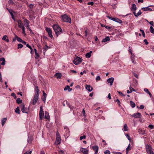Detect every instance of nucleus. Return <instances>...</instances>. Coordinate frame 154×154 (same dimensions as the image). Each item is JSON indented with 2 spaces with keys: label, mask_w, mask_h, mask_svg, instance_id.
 Wrapping results in <instances>:
<instances>
[{
  "label": "nucleus",
  "mask_w": 154,
  "mask_h": 154,
  "mask_svg": "<svg viewBox=\"0 0 154 154\" xmlns=\"http://www.w3.org/2000/svg\"><path fill=\"white\" fill-rule=\"evenodd\" d=\"M53 28L57 36L62 32L61 29L57 25L55 24L53 25Z\"/></svg>",
  "instance_id": "1"
},
{
  "label": "nucleus",
  "mask_w": 154,
  "mask_h": 154,
  "mask_svg": "<svg viewBox=\"0 0 154 154\" xmlns=\"http://www.w3.org/2000/svg\"><path fill=\"white\" fill-rule=\"evenodd\" d=\"M62 20L64 22L70 23L71 22V19L68 16L64 14L61 16Z\"/></svg>",
  "instance_id": "2"
},
{
  "label": "nucleus",
  "mask_w": 154,
  "mask_h": 154,
  "mask_svg": "<svg viewBox=\"0 0 154 154\" xmlns=\"http://www.w3.org/2000/svg\"><path fill=\"white\" fill-rule=\"evenodd\" d=\"M82 61V59L77 57H76L73 61V63L75 65H78Z\"/></svg>",
  "instance_id": "3"
},
{
  "label": "nucleus",
  "mask_w": 154,
  "mask_h": 154,
  "mask_svg": "<svg viewBox=\"0 0 154 154\" xmlns=\"http://www.w3.org/2000/svg\"><path fill=\"white\" fill-rule=\"evenodd\" d=\"M61 143V137L59 133H56V138L55 143L57 144H59Z\"/></svg>",
  "instance_id": "4"
},
{
  "label": "nucleus",
  "mask_w": 154,
  "mask_h": 154,
  "mask_svg": "<svg viewBox=\"0 0 154 154\" xmlns=\"http://www.w3.org/2000/svg\"><path fill=\"white\" fill-rule=\"evenodd\" d=\"M107 17L109 19L112 20L113 21L116 22L118 23H122V21L120 19L117 18H112L109 16H107Z\"/></svg>",
  "instance_id": "5"
},
{
  "label": "nucleus",
  "mask_w": 154,
  "mask_h": 154,
  "mask_svg": "<svg viewBox=\"0 0 154 154\" xmlns=\"http://www.w3.org/2000/svg\"><path fill=\"white\" fill-rule=\"evenodd\" d=\"M39 118L40 119H42L44 117V111L42 106H40V110L39 113Z\"/></svg>",
  "instance_id": "6"
},
{
  "label": "nucleus",
  "mask_w": 154,
  "mask_h": 154,
  "mask_svg": "<svg viewBox=\"0 0 154 154\" xmlns=\"http://www.w3.org/2000/svg\"><path fill=\"white\" fill-rule=\"evenodd\" d=\"M23 22L24 25L26 27L27 29L30 30L31 29L29 28V21L27 19H25L23 20Z\"/></svg>",
  "instance_id": "7"
},
{
  "label": "nucleus",
  "mask_w": 154,
  "mask_h": 154,
  "mask_svg": "<svg viewBox=\"0 0 154 154\" xmlns=\"http://www.w3.org/2000/svg\"><path fill=\"white\" fill-rule=\"evenodd\" d=\"M38 95H35L32 101H31V103L33 105H34L36 103L38 98Z\"/></svg>",
  "instance_id": "8"
},
{
  "label": "nucleus",
  "mask_w": 154,
  "mask_h": 154,
  "mask_svg": "<svg viewBox=\"0 0 154 154\" xmlns=\"http://www.w3.org/2000/svg\"><path fill=\"white\" fill-rule=\"evenodd\" d=\"M45 30L48 33L49 36L51 38L53 37V35L51 29L49 28H46Z\"/></svg>",
  "instance_id": "9"
},
{
  "label": "nucleus",
  "mask_w": 154,
  "mask_h": 154,
  "mask_svg": "<svg viewBox=\"0 0 154 154\" xmlns=\"http://www.w3.org/2000/svg\"><path fill=\"white\" fill-rule=\"evenodd\" d=\"M80 151L83 153V154H88V150L86 148L81 147L80 148Z\"/></svg>",
  "instance_id": "10"
},
{
  "label": "nucleus",
  "mask_w": 154,
  "mask_h": 154,
  "mask_svg": "<svg viewBox=\"0 0 154 154\" xmlns=\"http://www.w3.org/2000/svg\"><path fill=\"white\" fill-rule=\"evenodd\" d=\"M131 116H133L135 118H139L141 117V115L140 113L138 112L134 113L133 115H130Z\"/></svg>",
  "instance_id": "11"
},
{
  "label": "nucleus",
  "mask_w": 154,
  "mask_h": 154,
  "mask_svg": "<svg viewBox=\"0 0 154 154\" xmlns=\"http://www.w3.org/2000/svg\"><path fill=\"white\" fill-rule=\"evenodd\" d=\"M130 58L132 63L134 64H136V62L135 61V56L134 54H132V55L130 56Z\"/></svg>",
  "instance_id": "12"
},
{
  "label": "nucleus",
  "mask_w": 154,
  "mask_h": 154,
  "mask_svg": "<svg viewBox=\"0 0 154 154\" xmlns=\"http://www.w3.org/2000/svg\"><path fill=\"white\" fill-rule=\"evenodd\" d=\"M92 149L94 151V154H97L98 151V146L95 145L92 147Z\"/></svg>",
  "instance_id": "13"
},
{
  "label": "nucleus",
  "mask_w": 154,
  "mask_h": 154,
  "mask_svg": "<svg viewBox=\"0 0 154 154\" xmlns=\"http://www.w3.org/2000/svg\"><path fill=\"white\" fill-rule=\"evenodd\" d=\"M146 151L148 154L153 151L151 147L149 145L146 146Z\"/></svg>",
  "instance_id": "14"
},
{
  "label": "nucleus",
  "mask_w": 154,
  "mask_h": 154,
  "mask_svg": "<svg viewBox=\"0 0 154 154\" xmlns=\"http://www.w3.org/2000/svg\"><path fill=\"white\" fill-rule=\"evenodd\" d=\"M114 78L113 77H111L110 78L108 79H107V81L108 83H110V85L111 86L112 84V83L114 82Z\"/></svg>",
  "instance_id": "15"
},
{
  "label": "nucleus",
  "mask_w": 154,
  "mask_h": 154,
  "mask_svg": "<svg viewBox=\"0 0 154 154\" xmlns=\"http://www.w3.org/2000/svg\"><path fill=\"white\" fill-rule=\"evenodd\" d=\"M85 88L89 92H91L93 90V88L91 87L90 85H85Z\"/></svg>",
  "instance_id": "16"
},
{
  "label": "nucleus",
  "mask_w": 154,
  "mask_h": 154,
  "mask_svg": "<svg viewBox=\"0 0 154 154\" xmlns=\"http://www.w3.org/2000/svg\"><path fill=\"white\" fill-rule=\"evenodd\" d=\"M43 96L42 98V99L43 101L45 103L46 100L47 94H46V93L44 91H43Z\"/></svg>",
  "instance_id": "17"
},
{
  "label": "nucleus",
  "mask_w": 154,
  "mask_h": 154,
  "mask_svg": "<svg viewBox=\"0 0 154 154\" xmlns=\"http://www.w3.org/2000/svg\"><path fill=\"white\" fill-rule=\"evenodd\" d=\"M64 129H66V132H65V134L66 135V136L68 137L69 135V131L68 128L66 127H65L64 128Z\"/></svg>",
  "instance_id": "18"
},
{
  "label": "nucleus",
  "mask_w": 154,
  "mask_h": 154,
  "mask_svg": "<svg viewBox=\"0 0 154 154\" xmlns=\"http://www.w3.org/2000/svg\"><path fill=\"white\" fill-rule=\"evenodd\" d=\"M138 132L141 135H143L146 134L145 131L143 129H139L138 130Z\"/></svg>",
  "instance_id": "19"
},
{
  "label": "nucleus",
  "mask_w": 154,
  "mask_h": 154,
  "mask_svg": "<svg viewBox=\"0 0 154 154\" xmlns=\"http://www.w3.org/2000/svg\"><path fill=\"white\" fill-rule=\"evenodd\" d=\"M61 76L62 74L60 73H56L54 75V76L57 79H60Z\"/></svg>",
  "instance_id": "20"
},
{
  "label": "nucleus",
  "mask_w": 154,
  "mask_h": 154,
  "mask_svg": "<svg viewBox=\"0 0 154 154\" xmlns=\"http://www.w3.org/2000/svg\"><path fill=\"white\" fill-rule=\"evenodd\" d=\"M17 22L18 23V26L19 28H20L23 26L21 21L20 20H17Z\"/></svg>",
  "instance_id": "21"
},
{
  "label": "nucleus",
  "mask_w": 154,
  "mask_h": 154,
  "mask_svg": "<svg viewBox=\"0 0 154 154\" xmlns=\"http://www.w3.org/2000/svg\"><path fill=\"white\" fill-rule=\"evenodd\" d=\"M141 13H142L140 10L138 11V12L137 14L136 13L135 11L133 12V14L136 17H137L138 16L140 15L141 14Z\"/></svg>",
  "instance_id": "22"
},
{
  "label": "nucleus",
  "mask_w": 154,
  "mask_h": 154,
  "mask_svg": "<svg viewBox=\"0 0 154 154\" xmlns=\"http://www.w3.org/2000/svg\"><path fill=\"white\" fill-rule=\"evenodd\" d=\"M142 9L144 11H151L152 10L151 8L148 7L143 8H142Z\"/></svg>",
  "instance_id": "23"
},
{
  "label": "nucleus",
  "mask_w": 154,
  "mask_h": 154,
  "mask_svg": "<svg viewBox=\"0 0 154 154\" xmlns=\"http://www.w3.org/2000/svg\"><path fill=\"white\" fill-rule=\"evenodd\" d=\"M137 9L136 5L134 4H132V7L131 8V10L134 12Z\"/></svg>",
  "instance_id": "24"
},
{
  "label": "nucleus",
  "mask_w": 154,
  "mask_h": 154,
  "mask_svg": "<svg viewBox=\"0 0 154 154\" xmlns=\"http://www.w3.org/2000/svg\"><path fill=\"white\" fill-rule=\"evenodd\" d=\"M2 39L3 40L7 42H8L9 41V40L8 38V37L6 35H4L2 38Z\"/></svg>",
  "instance_id": "25"
},
{
  "label": "nucleus",
  "mask_w": 154,
  "mask_h": 154,
  "mask_svg": "<svg viewBox=\"0 0 154 154\" xmlns=\"http://www.w3.org/2000/svg\"><path fill=\"white\" fill-rule=\"evenodd\" d=\"M6 120H7L6 118H4L2 119V126H3L5 124V122L6 121Z\"/></svg>",
  "instance_id": "26"
},
{
  "label": "nucleus",
  "mask_w": 154,
  "mask_h": 154,
  "mask_svg": "<svg viewBox=\"0 0 154 154\" xmlns=\"http://www.w3.org/2000/svg\"><path fill=\"white\" fill-rule=\"evenodd\" d=\"M128 130V128L126 124L124 125L123 130L125 131H127Z\"/></svg>",
  "instance_id": "27"
},
{
  "label": "nucleus",
  "mask_w": 154,
  "mask_h": 154,
  "mask_svg": "<svg viewBox=\"0 0 154 154\" xmlns=\"http://www.w3.org/2000/svg\"><path fill=\"white\" fill-rule=\"evenodd\" d=\"M45 118L47 119H48L50 118V116L48 113L46 112H45Z\"/></svg>",
  "instance_id": "28"
},
{
  "label": "nucleus",
  "mask_w": 154,
  "mask_h": 154,
  "mask_svg": "<svg viewBox=\"0 0 154 154\" xmlns=\"http://www.w3.org/2000/svg\"><path fill=\"white\" fill-rule=\"evenodd\" d=\"M20 108L21 109V110L22 112H23L24 110L23 109L25 107V105L24 103H22L20 106Z\"/></svg>",
  "instance_id": "29"
},
{
  "label": "nucleus",
  "mask_w": 154,
  "mask_h": 154,
  "mask_svg": "<svg viewBox=\"0 0 154 154\" xmlns=\"http://www.w3.org/2000/svg\"><path fill=\"white\" fill-rule=\"evenodd\" d=\"M38 88L37 86H35V95H38L39 96L38 94Z\"/></svg>",
  "instance_id": "30"
},
{
  "label": "nucleus",
  "mask_w": 154,
  "mask_h": 154,
  "mask_svg": "<svg viewBox=\"0 0 154 154\" xmlns=\"http://www.w3.org/2000/svg\"><path fill=\"white\" fill-rule=\"evenodd\" d=\"M109 40L110 38L108 36L106 37L105 38H104L102 40V42H106L108 41H109Z\"/></svg>",
  "instance_id": "31"
},
{
  "label": "nucleus",
  "mask_w": 154,
  "mask_h": 154,
  "mask_svg": "<svg viewBox=\"0 0 154 154\" xmlns=\"http://www.w3.org/2000/svg\"><path fill=\"white\" fill-rule=\"evenodd\" d=\"M130 105H131V106L132 108H134L135 106V103L134 102H133V101H130Z\"/></svg>",
  "instance_id": "32"
},
{
  "label": "nucleus",
  "mask_w": 154,
  "mask_h": 154,
  "mask_svg": "<svg viewBox=\"0 0 154 154\" xmlns=\"http://www.w3.org/2000/svg\"><path fill=\"white\" fill-rule=\"evenodd\" d=\"M15 112L16 113H17L18 114H20V111L19 110V107H17L16 109L15 110Z\"/></svg>",
  "instance_id": "33"
},
{
  "label": "nucleus",
  "mask_w": 154,
  "mask_h": 154,
  "mask_svg": "<svg viewBox=\"0 0 154 154\" xmlns=\"http://www.w3.org/2000/svg\"><path fill=\"white\" fill-rule=\"evenodd\" d=\"M49 48V47L47 45H46L45 47L43 49V51L44 52V54H45L46 50H48Z\"/></svg>",
  "instance_id": "34"
},
{
  "label": "nucleus",
  "mask_w": 154,
  "mask_h": 154,
  "mask_svg": "<svg viewBox=\"0 0 154 154\" xmlns=\"http://www.w3.org/2000/svg\"><path fill=\"white\" fill-rule=\"evenodd\" d=\"M150 32L153 34H154V29L152 26H151L150 28Z\"/></svg>",
  "instance_id": "35"
},
{
  "label": "nucleus",
  "mask_w": 154,
  "mask_h": 154,
  "mask_svg": "<svg viewBox=\"0 0 154 154\" xmlns=\"http://www.w3.org/2000/svg\"><path fill=\"white\" fill-rule=\"evenodd\" d=\"M17 102L18 104L22 102V100L20 98H17Z\"/></svg>",
  "instance_id": "36"
},
{
  "label": "nucleus",
  "mask_w": 154,
  "mask_h": 154,
  "mask_svg": "<svg viewBox=\"0 0 154 154\" xmlns=\"http://www.w3.org/2000/svg\"><path fill=\"white\" fill-rule=\"evenodd\" d=\"M16 38L18 41L20 42H22L23 40L20 38L18 37L17 36H16Z\"/></svg>",
  "instance_id": "37"
},
{
  "label": "nucleus",
  "mask_w": 154,
  "mask_h": 154,
  "mask_svg": "<svg viewBox=\"0 0 154 154\" xmlns=\"http://www.w3.org/2000/svg\"><path fill=\"white\" fill-rule=\"evenodd\" d=\"M91 56V54L88 52L86 54V57L87 58H90Z\"/></svg>",
  "instance_id": "38"
},
{
  "label": "nucleus",
  "mask_w": 154,
  "mask_h": 154,
  "mask_svg": "<svg viewBox=\"0 0 154 154\" xmlns=\"http://www.w3.org/2000/svg\"><path fill=\"white\" fill-rule=\"evenodd\" d=\"M7 9L8 10V11H9V13H10L11 16L13 18H13H14V15H13V13H12V11H10V10L9 9H8V8H7Z\"/></svg>",
  "instance_id": "39"
},
{
  "label": "nucleus",
  "mask_w": 154,
  "mask_h": 154,
  "mask_svg": "<svg viewBox=\"0 0 154 154\" xmlns=\"http://www.w3.org/2000/svg\"><path fill=\"white\" fill-rule=\"evenodd\" d=\"M86 138V136L85 135H83L82 136H81L80 137V139L81 140H82L84 139H85Z\"/></svg>",
  "instance_id": "40"
},
{
  "label": "nucleus",
  "mask_w": 154,
  "mask_h": 154,
  "mask_svg": "<svg viewBox=\"0 0 154 154\" xmlns=\"http://www.w3.org/2000/svg\"><path fill=\"white\" fill-rule=\"evenodd\" d=\"M23 47V45L21 44H19L18 45V49L22 48Z\"/></svg>",
  "instance_id": "41"
},
{
  "label": "nucleus",
  "mask_w": 154,
  "mask_h": 154,
  "mask_svg": "<svg viewBox=\"0 0 154 154\" xmlns=\"http://www.w3.org/2000/svg\"><path fill=\"white\" fill-rule=\"evenodd\" d=\"M115 101L116 102H117L118 105H119V106H120V104H121V103H120V101L118 99H117V100H116Z\"/></svg>",
  "instance_id": "42"
},
{
  "label": "nucleus",
  "mask_w": 154,
  "mask_h": 154,
  "mask_svg": "<svg viewBox=\"0 0 154 154\" xmlns=\"http://www.w3.org/2000/svg\"><path fill=\"white\" fill-rule=\"evenodd\" d=\"M148 127L149 128H150L151 129H153L154 128V126L153 125H149L148 126Z\"/></svg>",
  "instance_id": "43"
},
{
  "label": "nucleus",
  "mask_w": 154,
  "mask_h": 154,
  "mask_svg": "<svg viewBox=\"0 0 154 154\" xmlns=\"http://www.w3.org/2000/svg\"><path fill=\"white\" fill-rule=\"evenodd\" d=\"M125 136L129 140V141L130 142L131 141V138L129 136L128 134H125Z\"/></svg>",
  "instance_id": "44"
},
{
  "label": "nucleus",
  "mask_w": 154,
  "mask_h": 154,
  "mask_svg": "<svg viewBox=\"0 0 154 154\" xmlns=\"http://www.w3.org/2000/svg\"><path fill=\"white\" fill-rule=\"evenodd\" d=\"M104 153L105 154H110V151L108 150H106Z\"/></svg>",
  "instance_id": "45"
},
{
  "label": "nucleus",
  "mask_w": 154,
  "mask_h": 154,
  "mask_svg": "<svg viewBox=\"0 0 154 154\" xmlns=\"http://www.w3.org/2000/svg\"><path fill=\"white\" fill-rule=\"evenodd\" d=\"M69 86L68 85L66 86L64 88V91H66L67 90H68L69 88Z\"/></svg>",
  "instance_id": "46"
},
{
  "label": "nucleus",
  "mask_w": 154,
  "mask_h": 154,
  "mask_svg": "<svg viewBox=\"0 0 154 154\" xmlns=\"http://www.w3.org/2000/svg\"><path fill=\"white\" fill-rule=\"evenodd\" d=\"M130 144H129L128 147L126 149V150H128L129 151V150H130L131 148L130 147Z\"/></svg>",
  "instance_id": "47"
},
{
  "label": "nucleus",
  "mask_w": 154,
  "mask_h": 154,
  "mask_svg": "<svg viewBox=\"0 0 154 154\" xmlns=\"http://www.w3.org/2000/svg\"><path fill=\"white\" fill-rule=\"evenodd\" d=\"M144 91L145 92H146L148 94V93H149L150 92L147 89V88H144Z\"/></svg>",
  "instance_id": "48"
},
{
  "label": "nucleus",
  "mask_w": 154,
  "mask_h": 154,
  "mask_svg": "<svg viewBox=\"0 0 154 154\" xmlns=\"http://www.w3.org/2000/svg\"><path fill=\"white\" fill-rule=\"evenodd\" d=\"M8 3L9 4H13L14 3L12 0H9L8 1Z\"/></svg>",
  "instance_id": "49"
},
{
  "label": "nucleus",
  "mask_w": 154,
  "mask_h": 154,
  "mask_svg": "<svg viewBox=\"0 0 154 154\" xmlns=\"http://www.w3.org/2000/svg\"><path fill=\"white\" fill-rule=\"evenodd\" d=\"M129 89L130 91V92H132L133 91H135V90L134 89H133V88H132L131 87H130Z\"/></svg>",
  "instance_id": "50"
},
{
  "label": "nucleus",
  "mask_w": 154,
  "mask_h": 154,
  "mask_svg": "<svg viewBox=\"0 0 154 154\" xmlns=\"http://www.w3.org/2000/svg\"><path fill=\"white\" fill-rule=\"evenodd\" d=\"M146 21L148 22L150 25H151L152 26H153V21H151L150 22H149L147 20H146Z\"/></svg>",
  "instance_id": "51"
},
{
  "label": "nucleus",
  "mask_w": 154,
  "mask_h": 154,
  "mask_svg": "<svg viewBox=\"0 0 154 154\" xmlns=\"http://www.w3.org/2000/svg\"><path fill=\"white\" fill-rule=\"evenodd\" d=\"M23 110H24V112H22L23 113H28V112L27 111V109H25V107L23 109Z\"/></svg>",
  "instance_id": "52"
},
{
  "label": "nucleus",
  "mask_w": 154,
  "mask_h": 154,
  "mask_svg": "<svg viewBox=\"0 0 154 154\" xmlns=\"http://www.w3.org/2000/svg\"><path fill=\"white\" fill-rule=\"evenodd\" d=\"M32 152V151H28L26 152L24 154H31Z\"/></svg>",
  "instance_id": "53"
},
{
  "label": "nucleus",
  "mask_w": 154,
  "mask_h": 154,
  "mask_svg": "<svg viewBox=\"0 0 154 154\" xmlns=\"http://www.w3.org/2000/svg\"><path fill=\"white\" fill-rule=\"evenodd\" d=\"M100 76H97L96 79V81H99L100 80Z\"/></svg>",
  "instance_id": "54"
},
{
  "label": "nucleus",
  "mask_w": 154,
  "mask_h": 154,
  "mask_svg": "<svg viewBox=\"0 0 154 154\" xmlns=\"http://www.w3.org/2000/svg\"><path fill=\"white\" fill-rule=\"evenodd\" d=\"M88 5H93L94 4V2H89L88 3Z\"/></svg>",
  "instance_id": "55"
},
{
  "label": "nucleus",
  "mask_w": 154,
  "mask_h": 154,
  "mask_svg": "<svg viewBox=\"0 0 154 154\" xmlns=\"http://www.w3.org/2000/svg\"><path fill=\"white\" fill-rule=\"evenodd\" d=\"M39 57V54L38 53H35V58L37 59Z\"/></svg>",
  "instance_id": "56"
},
{
  "label": "nucleus",
  "mask_w": 154,
  "mask_h": 154,
  "mask_svg": "<svg viewBox=\"0 0 154 154\" xmlns=\"http://www.w3.org/2000/svg\"><path fill=\"white\" fill-rule=\"evenodd\" d=\"M145 43L146 45H147L148 44V42L147 41V40L146 39H145L143 41Z\"/></svg>",
  "instance_id": "57"
},
{
  "label": "nucleus",
  "mask_w": 154,
  "mask_h": 154,
  "mask_svg": "<svg viewBox=\"0 0 154 154\" xmlns=\"http://www.w3.org/2000/svg\"><path fill=\"white\" fill-rule=\"evenodd\" d=\"M11 95L13 97H14L15 98H16L15 94V93H12L11 94Z\"/></svg>",
  "instance_id": "58"
},
{
  "label": "nucleus",
  "mask_w": 154,
  "mask_h": 154,
  "mask_svg": "<svg viewBox=\"0 0 154 154\" xmlns=\"http://www.w3.org/2000/svg\"><path fill=\"white\" fill-rule=\"evenodd\" d=\"M117 92H118V93H119V94H120V95H121L122 96H125V95H124L122 93V92H121L119 91H117Z\"/></svg>",
  "instance_id": "59"
},
{
  "label": "nucleus",
  "mask_w": 154,
  "mask_h": 154,
  "mask_svg": "<svg viewBox=\"0 0 154 154\" xmlns=\"http://www.w3.org/2000/svg\"><path fill=\"white\" fill-rule=\"evenodd\" d=\"M28 6L29 8H33V5L32 4H30Z\"/></svg>",
  "instance_id": "60"
},
{
  "label": "nucleus",
  "mask_w": 154,
  "mask_h": 154,
  "mask_svg": "<svg viewBox=\"0 0 154 154\" xmlns=\"http://www.w3.org/2000/svg\"><path fill=\"white\" fill-rule=\"evenodd\" d=\"M144 106L143 105H141L140 106V108L141 109H143L144 108Z\"/></svg>",
  "instance_id": "61"
},
{
  "label": "nucleus",
  "mask_w": 154,
  "mask_h": 154,
  "mask_svg": "<svg viewBox=\"0 0 154 154\" xmlns=\"http://www.w3.org/2000/svg\"><path fill=\"white\" fill-rule=\"evenodd\" d=\"M0 61H5V60L4 58L2 57L0 59Z\"/></svg>",
  "instance_id": "62"
},
{
  "label": "nucleus",
  "mask_w": 154,
  "mask_h": 154,
  "mask_svg": "<svg viewBox=\"0 0 154 154\" xmlns=\"http://www.w3.org/2000/svg\"><path fill=\"white\" fill-rule=\"evenodd\" d=\"M86 71L85 70L83 72H80V74L82 75H83L84 73H86Z\"/></svg>",
  "instance_id": "63"
},
{
  "label": "nucleus",
  "mask_w": 154,
  "mask_h": 154,
  "mask_svg": "<svg viewBox=\"0 0 154 154\" xmlns=\"http://www.w3.org/2000/svg\"><path fill=\"white\" fill-rule=\"evenodd\" d=\"M104 27H105L107 29H110V27L109 26H104Z\"/></svg>",
  "instance_id": "64"
}]
</instances>
